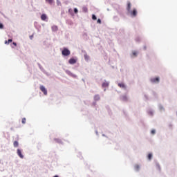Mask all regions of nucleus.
<instances>
[{"label": "nucleus", "instance_id": "nucleus-26", "mask_svg": "<svg viewBox=\"0 0 177 177\" xmlns=\"http://www.w3.org/2000/svg\"><path fill=\"white\" fill-rule=\"evenodd\" d=\"M74 12L75 13H78V10L77 8H74Z\"/></svg>", "mask_w": 177, "mask_h": 177}, {"label": "nucleus", "instance_id": "nucleus-20", "mask_svg": "<svg viewBox=\"0 0 177 177\" xmlns=\"http://www.w3.org/2000/svg\"><path fill=\"white\" fill-rule=\"evenodd\" d=\"M132 55H133V56H138V52L133 51Z\"/></svg>", "mask_w": 177, "mask_h": 177}, {"label": "nucleus", "instance_id": "nucleus-22", "mask_svg": "<svg viewBox=\"0 0 177 177\" xmlns=\"http://www.w3.org/2000/svg\"><path fill=\"white\" fill-rule=\"evenodd\" d=\"M26 118H24L22 119V124H26Z\"/></svg>", "mask_w": 177, "mask_h": 177}, {"label": "nucleus", "instance_id": "nucleus-17", "mask_svg": "<svg viewBox=\"0 0 177 177\" xmlns=\"http://www.w3.org/2000/svg\"><path fill=\"white\" fill-rule=\"evenodd\" d=\"M136 171H139L140 167L139 166V165H136L134 167Z\"/></svg>", "mask_w": 177, "mask_h": 177}, {"label": "nucleus", "instance_id": "nucleus-13", "mask_svg": "<svg viewBox=\"0 0 177 177\" xmlns=\"http://www.w3.org/2000/svg\"><path fill=\"white\" fill-rule=\"evenodd\" d=\"M13 146H14V147H19V142L14 141Z\"/></svg>", "mask_w": 177, "mask_h": 177}, {"label": "nucleus", "instance_id": "nucleus-12", "mask_svg": "<svg viewBox=\"0 0 177 177\" xmlns=\"http://www.w3.org/2000/svg\"><path fill=\"white\" fill-rule=\"evenodd\" d=\"M46 2L49 3V5H53V3L55 2L53 0H46Z\"/></svg>", "mask_w": 177, "mask_h": 177}, {"label": "nucleus", "instance_id": "nucleus-4", "mask_svg": "<svg viewBox=\"0 0 177 177\" xmlns=\"http://www.w3.org/2000/svg\"><path fill=\"white\" fill-rule=\"evenodd\" d=\"M69 64H75L77 63V59L74 58H71L68 61Z\"/></svg>", "mask_w": 177, "mask_h": 177}, {"label": "nucleus", "instance_id": "nucleus-18", "mask_svg": "<svg viewBox=\"0 0 177 177\" xmlns=\"http://www.w3.org/2000/svg\"><path fill=\"white\" fill-rule=\"evenodd\" d=\"M55 140L57 142V143H61L62 142V140H60L59 138H55Z\"/></svg>", "mask_w": 177, "mask_h": 177}, {"label": "nucleus", "instance_id": "nucleus-19", "mask_svg": "<svg viewBox=\"0 0 177 177\" xmlns=\"http://www.w3.org/2000/svg\"><path fill=\"white\" fill-rule=\"evenodd\" d=\"M152 157H153V154H151V153L148 154V160H151Z\"/></svg>", "mask_w": 177, "mask_h": 177}, {"label": "nucleus", "instance_id": "nucleus-1", "mask_svg": "<svg viewBox=\"0 0 177 177\" xmlns=\"http://www.w3.org/2000/svg\"><path fill=\"white\" fill-rule=\"evenodd\" d=\"M62 53L63 56H70L71 52L67 48H64V50L62 51Z\"/></svg>", "mask_w": 177, "mask_h": 177}, {"label": "nucleus", "instance_id": "nucleus-25", "mask_svg": "<svg viewBox=\"0 0 177 177\" xmlns=\"http://www.w3.org/2000/svg\"><path fill=\"white\" fill-rule=\"evenodd\" d=\"M151 133L154 135V133H156V130H151Z\"/></svg>", "mask_w": 177, "mask_h": 177}, {"label": "nucleus", "instance_id": "nucleus-10", "mask_svg": "<svg viewBox=\"0 0 177 177\" xmlns=\"http://www.w3.org/2000/svg\"><path fill=\"white\" fill-rule=\"evenodd\" d=\"M107 86H109V82H104L102 83V88H107Z\"/></svg>", "mask_w": 177, "mask_h": 177}, {"label": "nucleus", "instance_id": "nucleus-14", "mask_svg": "<svg viewBox=\"0 0 177 177\" xmlns=\"http://www.w3.org/2000/svg\"><path fill=\"white\" fill-rule=\"evenodd\" d=\"M12 39H9L8 41V40L5 41V44H6H6L9 45V44H10V42H12Z\"/></svg>", "mask_w": 177, "mask_h": 177}, {"label": "nucleus", "instance_id": "nucleus-24", "mask_svg": "<svg viewBox=\"0 0 177 177\" xmlns=\"http://www.w3.org/2000/svg\"><path fill=\"white\" fill-rule=\"evenodd\" d=\"M2 28H3V24L0 23V29L2 30Z\"/></svg>", "mask_w": 177, "mask_h": 177}, {"label": "nucleus", "instance_id": "nucleus-5", "mask_svg": "<svg viewBox=\"0 0 177 177\" xmlns=\"http://www.w3.org/2000/svg\"><path fill=\"white\" fill-rule=\"evenodd\" d=\"M17 153L18 154L19 157H20V158H24V156H23V153H21V150L18 149L17 150Z\"/></svg>", "mask_w": 177, "mask_h": 177}, {"label": "nucleus", "instance_id": "nucleus-11", "mask_svg": "<svg viewBox=\"0 0 177 177\" xmlns=\"http://www.w3.org/2000/svg\"><path fill=\"white\" fill-rule=\"evenodd\" d=\"M127 10L129 12L131 10V2H127Z\"/></svg>", "mask_w": 177, "mask_h": 177}, {"label": "nucleus", "instance_id": "nucleus-21", "mask_svg": "<svg viewBox=\"0 0 177 177\" xmlns=\"http://www.w3.org/2000/svg\"><path fill=\"white\" fill-rule=\"evenodd\" d=\"M92 19H93V20H96V19H97L96 15H92Z\"/></svg>", "mask_w": 177, "mask_h": 177}, {"label": "nucleus", "instance_id": "nucleus-28", "mask_svg": "<svg viewBox=\"0 0 177 177\" xmlns=\"http://www.w3.org/2000/svg\"><path fill=\"white\" fill-rule=\"evenodd\" d=\"M12 45H14V46H17V44H16V42H13Z\"/></svg>", "mask_w": 177, "mask_h": 177}, {"label": "nucleus", "instance_id": "nucleus-9", "mask_svg": "<svg viewBox=\"0 0 177 177\" xmlns=\"http://www.w3.org/2000/svg\"><path fill=\"white\" fill-rule=\"evenodd\" d=\"M121 100H122V102H127V100H128V97H127V95H123L121 97Z\"/></svg>", "mask_w": 177, "mask_h": 177}, {"label": "nucleus", "instance_id": "nucleus-3", "mask_svg": "<svg viewBox=\"0 0 177 177\" xmlns=\"http://www.w3.org/2000/svg\"><path fill=\"white\" fill-rule=\"evenodd\" d=\"M151 82H153V84L158 83L160 82V78L159 77L152 78L151 79Z\"/></svg>", "mask_w": 177, "mask_h": 177}, {"label": "nucleus", "instance_id": "nucleus-29", "mask_svg": "<svg viewBox=\"0 0 177 177\" xmlns=\"http://www.w3.org/2000/svg\"><path fill=\"white\" fill-rule=\"evenodd\" d=\"M157 167L160 169V165H157Z\"/></svg>", "mask_w": 177, "mask_h": 177}, {"label": "nucleus", "instance_id": "nucleus-30", "mask_svg": "<svg viewBox=\"0 0 177 177\" xmlns=\"http://www.w3.org/2000/svg\"><path fill=\"white\" fill-rule=\"evenodd\" d=\"M86 57H88V56L85 55V59H86Z\"/></svg>", "mask_w": 177, "mask_h": 177}, {"label": "nucleus", "instance_id": "nucleus-6", "mask_svg": "<svg viewBox=\"0 0 177 177\" xmlns=\"http://www.w3.org/2000/svg\"><path fill=\"white\" fill-rule=\"evenodd\" d=\"M118 86L119 88H122V89H127V86L124 83H118Z\"/></svg>", "mask_w": 177, "mask_h": 177}, {"label": "nucleus", "instance_id": "nucleus-27", "mask_svg": "<svg viewBox=\"0 0 177 177\" xmlns=\"http://www.w3.org/2000/svg\"><path fill=\"white\" fill-rule=\"evenodd\" d=\"M57 3L58 6L62 5V3H60V1H59V0H57Z\"/></svg>", "mask_w": 177, "mask_h": 177}, {"label": "nucleus", "instance_id": "nucleus-2", "mask_svg": "<svg viewBox=\"0 0 177 177\" xmlns=\"http://www.w3.org/2000/svg\"><path fill=\"white\" fill-rule=\"evenodd\" d=\"M40 91L43 92L44 95H48V90L45 88V86H40Z\"/></svg>", "mask_w": 177, "mask_h": 177}, {"label": "nucleus", "instance_id": "nucleus-7", "mask_svg": "<svg viewBox=\"0 0 177 177\" xmlns=\"http://www.w3.org/2000/svg\"><path fill=\"white\" fill-rule=\"evenodd\" d=\"M136 15H138V11H136V9L133 10V12H131V16L135 17H136Z\"/></svg>", "mask_w": 177, "mask_h": 177}, {"label": "nucleus", "instance_id": "nucleus-16", "mask_svg": "<svg viewBox=\"0 0 177 177\" xmlns=\"http://www.w3.org/2000/svg\"><path fill=\"white\" fill-rule=\"evenodd\" d=\"M52 30H53V31H57L58 28H57V26H53L52 27Z\"/></svg>", "mask_w": 177, "mask_h": 177}, {"label": "nucleus", "instance_id": "nucleus-15", "mask_svg": "<svg viewBox=\"0 0 177 177\" xmlns=\"http://www.w3.org/2000/svg\"><path fill=\"white\" fill-rule=\"evenodd\" d=\"M94 100H96V101L100 100V96H99V95H95Z\"/></svg>", "mask_w": 177, "mask_h": 177}, {"label": "nucleus", "instance_id": "nucleus-23", "mask_svg": "<svg viewBox=\"0 0 177 177\" xmlns=\"http://www.w3.org/2000/svg\"><path fill=\"white\" fill-rule=\"evenodd\" d=\"M97 23H99V24H102V20H100V19H98L97 21Z\"/></svg>", "mask_w": 177, "mask_h": 177}, {"label": "nucleus", "instance_id": "nucleus-8", "mask_svg": "<svg viewBox=\"0 0 177 177\" xmlns=\"http://www.w3.org/2000/svg\"><path fill=\"white\" fill-rule=\"evenodd\" d=\"M41 20H43L44 21H45V20H46V19H48V17H46V15L43 14V15H41Z\"/></svg>", "mask_w": 177, "mask_h": 177}]
</instances>
